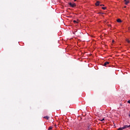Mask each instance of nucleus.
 I'll return each mask as SVG.
<instances>
[{
    "label": "nucleus",
    "mask_w": 130,
    "mask_h": 130,
    "mask_svg": "<svg viewBox=\"0 0 130 130\" xmlns=\"http://www.w3.org/2000/svg\"><path fill=\"white\" fill-rule=\"evenodd\" d=\"M126 41L127 42V43H130V41L128 39H126Z\"/></svg>",
    "instance_id": "6e6552de"
},
{
    "label": "nucleus",
    "mask_w": 130,
    "mask_h": 130,
    "mask_svg": "<svg viewBox=\"0 0 130 130\" xmlns=\"http://www.w3.org/2000/svg\"><path fill=\"white\" fill-rule=\"evenodd\" d=\"M117 22L118 23H121V22H122V21H121V19H118L117 20Z\"/></svg>",
    "instance_id": "39448f33"
},
{
    "label": "nucleus",
    "mask_w": 130,
    "mask_h": 130,
    "mask_svg": "<svg viewBox=\"0 0 130 130\" xmlns=\"http://www.w3.org/2000/svg\"><path fill=\"white\" fill-rule=\"evenodd\" d=\"M123 129H124L123 127H120V128H118L117 130H123Z\"/></svg>",
    "instance_id": "0eeeda50"
},
{
    "label": "nucleus",
    "mask_w": 130,
    "mask_h": 130,
    "mask_svg": "<svg viewBox=\"0 0 130 130\" xmlns=\"http://www.w3.org/2000/svg\"><path fill=\"white\" fill-rule=\"evenodd\" d=\"M105 120V118H103L102 120H101V121H104Z\"/></svg>",
    "instance_id": "9b49d317"
},
{
    "label": "nucleus",
    "mask_w": 130,
    "mask_h": 130,
    "mask_svg": "<svg viewBox=\"0 0 130 130\" xmlns=\"http://www.w3.org/2000/svg\"><path fill=\"white\" fill-rule=\"evenodd\" d=\"M48 129H49V130H51V129H52V127L50 126V127H49Z\"/></svg>",
    "instance_id": "1a4fd4ad"
},
{
    "label": "nucleus",
    "mask_w": 130,
    "mask_h": 130,
    "mask_svg": "<svg viewBox=\"0 0 130 130\" xmlns=\"http://www.w3.org/2000/svg\"><path fill=\"white\" fill-rule=\"evenodd\" d=\"M100 5V2L97 1L96 3H95V6H98Z\"/></svg>",
    "instance_id": "20e7f679"
},
{
    "label": "nucleus",
    "mask_w": 130,
    "mask_h": 130,
    "mask_svg": "<svg viewBox=\"0 0 130 130\" xmlns=\"http://www.w3.org/2000/svg\"><path fill=\"white\" fill-rule=\"evenodd\" d=\"M73 22H74V23H78V22H77V20H74Z\"/></svg>",
    "instance_id": "9d476101"
},
{
    "label": "nucleus",
    "mask_w": 130,
    "mask_h": 130,
    "mask_svg": "<svg viewBox=\"0 0 130 130\" xmlns=\"http://www.w3.org/2000/svg\"><path fill=\"white\" fill-rule=\"evenodd\" d=\"M74 2H76L77 1V0H74Z\"/></svg>",
    "instance_id": "2eb2a0df"
},
{
    "label": "nucleus",
    "mask_w": 130,
    "mask_h": 130,
    "mask_svg": "<svg viewBox=\"0 0 130 130\" xmlns=\"http://www.w3.org/2000/svg\"><path fill=\"white\" fill-rule=\"evenodd\" d=\"M124 2H125V5H128V4H129V1L124 0Z\"/></svg>",
    "instance_id": "f03ea898"
},
{
    "label": "nucleus",
    "mask_w": 130,
    "mask_h": 130,
    "mask_svg": "<svg viewBox=\"0 0 130 130\" xmlns=\"http://www.w3.org/2000/svg\"><path fill=\"white\" fill-rule=\"evenodd\" d=\"M129 116H130V115H129Z\"/></svg>",
    "instance_id": "a211bd4d"
},
{
    "label": "nucleus",
    "mask_w": 130,
    "mask_h": 130,
    "mask_svg": "<svg viewBox=\"0 0 130 130\" xmlns=\"http://www.w3.org/2000/svg\"><path fill=\"white\" fill-rule=\"evenodd\" d=\"M44 118H45L46 119H47V120H48V119H49V117H48V116H46L44 117Z\"/></svg>",
    "instance_id": "423d86ee"
},
{
    "label": "nucleus",
    "mask_w": 130,
    "mask_h": 130,
    "mask_svg": "<svg viewBox=\"0 0 130 130\" xmlns=\"http://www.w3.org/2000/svg\"><path fill=\"white\" fill-rule=\"evenodd\" d=\"M107 64H109V62H108V61H106V62L104 63V67H106Z\"/></svg>",
    "instance_id": "7ed1b4c3"
},
{
    "label": "nucleus",
    "mask_w": 130,
    "mask_h": 130,
    "mask_svg": "<svg viewBox=\"0 0 130 130\" xmlns=\"http://www.w3.org/2000/svg\"><path fill=\"white\" fill-rule=\"evenodd\" d=\"M69 5L70 7H72V8H75V7H76V4L75 3H69Z\"/></svg>",
    "instance_id": "f257e3e1"
},
{
    "label": "nucleus",
    "mask_w": 130,
    "mask_h": 130,
    "mask_svg": "<svg viewBox=\"0 0 130 130\" xmlns=\"http://www.w3.org/2000/svg\"><path fill=\"white\" fill-rule=\"evenodd\" d=\"M100 6H104V5H100Z\"/></svg>",
    "instance_id": "4468645a"
},
{
    "label": "nucleus",
    "mask_w": 130,
    "mask_h": 130,
    "mask_svg": "<svg viewBox=\"0 0 130 130\" xmlns=\"http://www.w3.org/2000/svg\"><path fill=\"white\" fill-rule=\"evenodd\" d=\"M124 8H126V6H125Z\"/></svg>",
    "instance_id": "f3484780"
},
{
    "label": "nucleus",
    "mask_w": 130,
    "mask_h": 130,
    "mask_svg": "<svg viewBox=\"0 0 130 130\" xmlns=\"http://www.w3.org/2000/svg\"><path fill=\"white\" fill-rule=\"evenodd\" d=\"M103 10H106V7H102Z\"/></svg>",
    "instance_id": "f8f14e48"
},
{
    "label": "nucleus",
    "mask_w": 130,
    "mask_h": 130,
    "mask_svg": "<svg viewBox=\"0 0 130 130\" xmlns=\"http://www.w3.org/2000/svg\"><path fill=\"white\" fill-rule=\"evenodd\" d=\"M112 42H114V41L113 40Z\"/></svg>",
    "instance_id": "dca6fc26"
},
{
    "label": "nucleus",
    "mask_w": 130,
    "mask_h": 130,
    "mask_svg": "<svg viewBox=\"0 0 130 130\" xmlns=\"http://www.w3.org/2000/svg\"><path fill=\"white\" fill-rule=\"evenodd\" d=\"M128 103H129V104H130V100L128 101Z\"/></svg>",
    "instance_id": "ddd939ff"
}]
</instances>
